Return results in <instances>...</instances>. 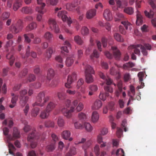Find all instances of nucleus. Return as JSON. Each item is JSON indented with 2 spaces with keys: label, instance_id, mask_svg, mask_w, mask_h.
<instances>
[{
  "label": "nucleus",
  "instance_id": "obj_1",
  "mask_svg": "<svg viewBox=\"0 0 156 156\" xmlns=\"http://www.w3.org/2000/svg\"><path fill=\"white\" fill-rule=\"evenodd\" d=\"M137 48H140L142 53L143 55L145 56L147 55L148 54L146 49L150 50L151 49V45L149 44L146 43L144 44V45L139 44L136 45H130L128 47V49L129 50L134 49V53L137 55H140V51Z\"/></svg>",
  "mask_w": 156,
  "mask_h": 156
},
{
  "label": "nucleus",
  "instance_id": "obj_2",
  "mask_svg": "<svg viewBox=\"0 0 156 156\" xmlns=\"http://www.w3.org/2000/svg\"><path fill=\"white\" fill-rule=\"evenodd\" d=\"M49 97L45 95L44 92H40L38 94L36 98V101L32 104L33 106H38L43 107L49 100Z\"/></svg>",
  "mask_w": 156,
  "mask_h": 156
},
{
  "label": "nucleus",
  "instance_id": "obj_3",
  "mask_svg": "<svg viewBox=\"0 0 156 156\" xmlns=\"http://www.w3.org/2000/svg\"><path fill=\"white\" fill-rule=\"evenodd\" d=\"M70 103V100H67L65 103L66 105L62 109V112L63 114L68 118H69L71 117L72 113L74 110V107H69Z\"/></svg>",
  "mask_w": 156,
  "mask_h": 156
},
{
  "label": "nucleus",
  "instance_id": "obj_4",
  "mask_svg": "<svg viewBox=\"0 0 156 156\" xmlns=\"http://www.w3.org/2000/svg\"><path fill=\"white\" fill-rule=\"evenodd\" d=\"M23 23L20 20H18L16 23H14L10 27V31L14 34L20 32L23 28Z\"/></svg>",
  "mask_w": 156,
  "mask_h": 156
},
{
  "label": "nucleus",
  "instance_id": "obj_5",
  "mask_svg": "<svg viewBox=\"0 0 156 156\" xmlns=\"http://www.w3.org/2000/svg\"><path fill=\"white\" fill-rule=\"evenodd\" d=\"M36 133L37 132L36 130L34 129L31 133L29 134L28 136L27 140L31 142L30 146L32 148L35 147L37 145V142L36 141H33L40 138V136H38V134L36 135Z\"/></svg>",
  "mask_w": 156,
  "mask_h": 156
},
{
  "label": "nucleus",
  "instance_id": "obj_6",
  "mask_svg": "<svg viewBox=\"0 0 156 156\" xmlns=\"http://www.w3.org/2000/svg\"><path fill=\"white\" fill-rule=\"evenodd\" d=\"M85 72L86 82L87 83H90L93 82L94 78L92 74L94 73V69H86Z\"/></svg>",
  "mask_w": 156,
  "mask_h": 156
},
{
  "label": "nucleus",
  "instance_id": "obj_7",
  "mask_svg": "<svg viewBox=\"0 0 156 156\" xmlns=\"http://www.w3.org/2000/svg\"><path fill=\"white\" fill-rule=\"evenodd\" d=\"M27 93V91L24 89L20 91V104L22 106H24L27 103L29 99L28 97L25 96Z\"/></svg>",
  "mask_w": 156,
  "mask_h": 156
},
{
  "label": "nucleus",
  "instance_id": "obj_8",
  "mask_svg": "<svg viewBox=\"0 0 156 156\" xmlns=\"http://www.w3.org/2000/svg\"><path fill=\"white\" fill-rule=\"evenodd\" d=\"M67 12L65 11H59L57 13L58 16L61 18L63 21L67 22L68 25L70 26L72 23V20L71 18H69L66 16Z\"/></svg>",
  "mask_w": 156,
  "mask_h": 156
},
{
  "label": "nucleus",
  "instance_id": "obj_9",
  "mask_svg": "<svg viewBox=\"0 0 156 156\" xmlns=\"http://www.w3.org/2000/svg\"><path fill=\"white\" fill-rule=\"evenodd\" d=\"M77 77V74L75 72H73L71 75H69L67 79V83H65V86L67 88H70L72 87L71 85L73 81L76 80Z\"/></svg>",
  "mask_w": 156,
  "mask_h": 156
},
{
  "label": "nucleus",
  "instance_id": "obj_10",
  "mask_svg": "<svg viewBox=\"0 0 156 156\" xmlns=\"http://www.w3.org/2000/svg\"><path fill=\"white\" fill-rule=\"evenodd\" d=\"M48 23L50 29L54 30L55 33H57L59 32V28L58 26L56 25V22L54 19H50L48 21Z\"/></svg>",
  "mask_w": 156,
  "mask_h": 156
},
{
  "label": "nucleus",
  "instance_id": "obj_11",
  "mask_svg": "<svg viewBox=\"0 0 156 156\" xmlns=\"http://www.w3.org/2000/svg\"><path fill=\"white\" fill-rule=\"evenodd\" d=\"M43 0H37V3L38 4L40 5V6H37L36 9V11L40 13L44 14L45 11L44 8L45 6L44 3L43 2Z\"/></svg>",
  "mask_w": 156,
  "mask_h": 156
},
{
  "label": "nucleus",
  "instance_id": "obj_12",
  "mask_svg": "<svg viewBox=\"0 0 156 156\" xmlns=\"http://www.w3.org/2000/svg\"><path fill=\"white\" fill-rule=\"evenodd\" d=\"M112 49L113 50V55L115 59L117 60H119L121 57V53L120 51L118 50L116 47L112 46Z\"/></svg>",
  "mask_w": 156,
  "mask_h": 156
},
{
  "label": "nucleus",
  "instance_id": "obj_13",
  "mask_svg": "<svg viewBox=\"0 0 156 156\" xmlns=\"http://www.w3.org/2000/svg\"><path fill=\"white\" fill-rule=\"evenodd\" d=\"M11 95L12 97L11 100V104L9 106L10 108H14L16 105L17 101L18 98V96L15 94L13 93H11Z\"/></svg>",
  "mask_w": 156,
  "mask_h": 156
},
{
  "label": "nucleus",
  "instance_id": "obj_14",
  "mask_svg": "<svg viewBox=\"0 0 156 156\" xmlns=\"http://www.w3.org/2000/svg\"><path fill=\"white\" fill-rule=\"evenodd\" d=\"M88 88L90 90L88 93L89 96L93 95L94 93L97 91L98 87L97 85L95 84H90L88 87Z\"/></svg>",
  "mask_w": 156,
  "mask_h": 156
},
{
  "label": "nucleus",
  "instance_id": "obj_15",
  "mask_svg": "<svg viewBox=\"0 0 156 156\" xmlns=\"http://www.w3.org/2000/svg\"><path fill=\"white\" fill-rule=\"evenodd\" d=\"M71 133L70 131L66 130L63 131L61 133L62 137L64 139H69V141H71L73 140L72 137L69 138Z\"/></svg>",
  "mask_w": 156,
  "mask_h": 156
},
{
  "label": "nucleus",
  "instance_id": "obj_16",
  "mask_svg": "<svg viewBox=\"0 0 156 156\" xmlns=\"http://www.w3.org/2000/svg\"><path fill=\"white\" fill-rule=\"evenodd\" d=\"M96 10L94 9H92L87 11L86 14V18L87 19H91L94 17L96 15Z\"/></svg>",
  "mask_w": 156,
  "mask_h": 156
},
{
  "label": "nucleus",
  "instance_id": "obj_17",
  "mask_svg": "<svg viewBox=\"0 0 156 156\" xmlns=\"http://www.w3.org/2000/svg\"><path fill=\"white\" fill-rule=\"evenodd\" d=\"M103 16L106 20L107 21H110L112 19V14L108 9H106L104 11Z\"/></svg>",
  "mask_w": 156,
  "mask_h": 156
},
{
  "label": "nucleus",
  "instance_id": "obj_18",
  "mask_svg": "<svg viewBox=\"0 0 156 156\" xmlns=\"http://www.w3.org/2000/svg\"><path fill=\"white\" fill-rule=\"evenodd\" d=\"M99 75L100 77L104 80V82L107 85H110L112 83V81L110 78L108 77L105 76L103 73H100Z\"/></svg>",
  "mask_w": 156,
  "mask_h": 156
},
{
  "label": "nucleus",
  "instance_id": "obj_19",
  "mask_svg": "<svg viewBox=\"0 0 156 156\" xmlns=\"http://www.w3.org/2000/svg\"><path fill=\"white\" fill-rule=\"evenodd\" d=\"M20 11L23 13L26 14H31L33 12V9L31 7L27 6L22 7Z\"/></svg>",
  "mask_w": 156,
  "mask_h": 156
},
{
  "label": "nucleus",
  "instance_id": "obj_20",
  "mask_svg": "<svg viewBox=\"0 0 156 156\" xmlns=\"http://www.w3.org/2000/svg\"><path fill=\"white\" fill-rule=\"evenodd\" d=\"M136 23L137 25H141L143 22V18L140 12L137 10L136 12Z\"/></svg>",
  "mask_w": 156,
  "mask_h": 156
},
{
  "label": "nucleus",
  "instance_id": "obj_21",
  "mask_svg": "<svg viewBox=\"0 0 156 156\" xmlns=\"http://www.w3.org/2000/svg\"><path fill=\"white\" fill-rule=\"evenodd\" d=\"M22 0H15L13 5V9L16 11L22 5Z\"/></svg>",
  "mask_w": 156,
  "mask_h": 156
},
{
  "label": "nucleus",
  "instance_id": "obj_22",
  "mask_svg": "<svg viewBox=\"0 0 156 156\" xmlns=\"http://www.w3.org/2000/svg\"><path fill=\"white\" fill-rule=\"evenodd\" d=\"M55 60L60 63V64H57L56 66V67L59 68H62L63 67V59L61 56L58 55L56 56L55 58Z\"/></svg>",
  "mask_w": 156,
  "mask_h": 156
},
{
  "label": "nucleus",
  "instance_id": "obj_23",
  "mask_svg": "<svg viewBox=\"0 0 156 156\" xmlns=\"http://www.w3.org/2000/svg\"><path fill=\"white\" fill-rule=\"evenodd\" d=\"M80 1L79 0L78 2H76L75 3H67L66 5V9L69 11H72L77 5L80 4Z\"/></svg>",
  "mask_w": 156,
  "mask_h": 156
},
{
  "label": "nucleus",
  "instance_id": "obj_24",
  "mask_svg": "<svg viewBox=\"0 0 156 156\" xmlns=\"http://www.w3.org/2000/svg\"><path fill=\"white\" fill-rule=\"evenodd\" d=\"M102 103L101 101L99 100H96L94 103L92 107L93 110H98L102 106Z\"/></svg>",
  "mask_w": 156,
  "mask_h": 156
},
{
  "label": "nucleus",
  "instance_id": "obj_25",
  "mask_svg": "<svg viewBox=\"0 0 156 156\" xmlns=\"http://www.w3.org/2000/svg\"><path fill=\"white\" fill-rule=\"evenodd\" d=\"M50 112L45 109L41 112L40 117L42 119H47L49 115Z\"/></svg>",
  "mask_w": 156,
  "mask_h": 156
},
{
  "label": "nucleus",
  "instance_id": "obj_26",
  "mask_svg": "<svg viewBox=\"0 0 156 156\" xmlns=\"http://www.w3.org/2000/svg\"><path fill=\"white\" fill-rule=\"evenodd\" d=\"M64 45V46L61 48V49L66 53H68L69 52V49H70L71 48V44L69 41H66L65 42Z\"/></svg>",
  "mask_w": 156,
  "mask_h": 156
},
{
  "label": "nucleus",
  "instance_id": "obj_27",
  "mask_svg": "<svg viewBox=\"0 0 156 156\" xmlns=\"http://www.w3.org/2000/svg\"><path fill=\"white\" fill-rule=\"evenodd\" d=\"M55 74V72L53 69H49L47 74V80H50L54 77Z\"/></svg>",
  "mask_w": 156,
  "mask_h": 156
},
{
  "label": "nucleus",
  "instance_id": "obj_28",
  "mask_svg": "<svg viewBox=\"0 0 156 156\" xmlns=\"http://www.w3.org/2000/svg\"><path fill=\"white\" fill-rule=\"evenodd\" d=\"M99 119V115L98 112L94 111L93 112L91 116V120L93 122H97Z\"/></svg>",
  "mask_w": 156,
  "mask_h": 156
},
{
  "label": "nucleus",
  "instance_id": "obj_29",
  "mask_svg": "<svg viewBox=\"0 0 156 156\" xmlns=\"http://www.w3.org/2000/svg\"><path fill=\"white\" fill-rule=\"evenodd\" d=\"M9 129L7 127H5L3 129V133L5 136H6L7 139V140L9 142V140H11L13 139L12 136L11 135H8L9 132Z\"/></svg>",
  "mask_w": 156,
  "mask_h": 156
},
{
  "label": "nucleus",
  "instance_id": "obj_30",
  "mask_svg": "<svg viewBox=\"0 0 156 156\" xmlns=\"http://www.w3.org/2000/svg\"><path fill=\"white\" fill-rule=\"evenodd\" d=\"M91 144V141L90 140H87L82 146V148L84 150L85 152V156L87 155V151L86 150L89 147Z\"/></svg>",
  "mask_w": 156,
  "mask_h": 156
},
{
  "label": "nucleus",
  "instance_id": "obj_31",
  "mask_svg": "<svg viewBox=\"0 0 156 156\" xmlns=\"http://www.w3.org/2000/svg\"><path fill=\"white\" fill-rule=\"evenodd\" d=\"M55 49L53 47H49L47 50V57L48 58H51L52 55L55 53Z\"/></svg>",
  "mask_w": 156,
  "mask_h": 156
},
{
  "label": "nucleus",
  "instance_id": "obj_32",
  "mask_svg": "<svg viewBox=\"0 0 156 156\" xmlns=\"http://www.w3.org/2000/svg\"><path fill=\"white\" fill-rule=\"evenodd\" d=\"M74 40L76 44L79 45H82L83 43V41L81 37L78 35L74 36Z\"/></svg>",
  "mask_w": 156,
  "mask_h": 156
},
{
  "label": "nucleus",
  "instance_id": "obj_33",
  "mask_svg": "<svg viewBox=\"0 0 156 156\" xmlns=\"http://www.w3.org/2000/svg\"><path fill=\"white\" fill-rule=\"evenodd\" d=\"M37 27V24L35 22H32L28 25L26 28V30L29 31L36 28Z\"/></svg>",
  "mask_w": 156,
  "mask_h": 156
},
{
  "label": "nucleus",
  "instance_id": "obj_34",
  "mask_svg": "<svg viewBox=\"0 0 156 156\" xmlns=\"http://www.w3.org/2000/svg\"><path fill=\"white\" fill-rule=\"evenodd\" d=\"M55 107V103L53 101H50L48 103L46 109L50 112Z\"/></svg>",
  "mask_w": 156,
  "mask_h": 156
},
{
  "label": "nucleus",
  "instance_id": "obj_35",
  "mask_svg": "<svg viewBox=\"0 0 156 156\" xmlns=\"http://www.w3.org/2000/svg\"><path fill=\"white\" fill-rule=\"evenodd\" d=\"M53 37L52 34L49 32H47L44 34L43 37L44 38L50 42L52 40Z\"/></svg>",
  "mask_w": 156,
  "mask_h": 156
},
{
  "label": "nucleus",
  "instance_id": "obj_36",
  "mask_svg": "<svg viewBox=\"0 0 156 156\" xmlns=\"http://www.w3.org/2000/svg\"><path fill=\"white\" fill-rule=\"evenodd\" d=\"M12 135L13 136H12V137L13 138V139L11 140H14L15 139L19 138L20 137V132L16 128H14Z\"/></svg>",
  "mask_w": 156,
  "mask_h": 156
},
{
  "label": "nucleus",
  "instance_id": "obj_37",
  "mask_svg": "<svg viewBox=\"0 0 156 156\" xmlns=\"http://www.w3.org/2000/svg\"><path fill=\"white\" fill-rule=\"evenodd\" d=\"M57 124L59 127H63L65 123V120L62 117H59L58 119Z\"/></svg>",
  "mask_w": 156,
  "mask_h": 156
},
{
  "label": "nucleus",
  "instance_id": "obj_38",
  "mask_svg": "<svg viewBox=\"0 0 156 156\" xmlns=\"http://www.w3.org/2000/svg\"><path fill=\"white\" fill-rule=\"evenodd\" d=\"M7 124H8V127L11 128L13 125V122L11 119H6L3 122V124L6 125Z\"/></svg>",
  "mask_w": 156,
  "mask_h": 156
},
{
  "label": "nucleus",
  "instance_id": "obj_39",
  "mask_svg": "<svg viewBox=\"0 0 156 156\" xmlns=\"http://www.w3.org/2000/svg\"><path fill=\"white\" fill-rule=\"evenodd\" d=\"M40 111V108L36 107L33 108L31 111V115L33 117H36Z\"/></svg>",
  "mask_w": 156,
  "mask_h": 156
},
{
  "label": "nucleus",
  "instance_id": "obj_40",
  "mask_svg": "<svg viewBox=\"0 0 156 156\" xmlns=\"http://www.w3.org/2000/svg\"><path fill=\"white\" fill-rule=\"evenodd\" d=\"M23 123L24 125L23 128L24 131L26 133L28 132L30 130L31 127L28 125L27 122L26 121H24Z\"/></svg>",
  "mask_w": 156,
  "mask_h": 156
},
{
  "label": "nucleus",
  "instance_id": "obj_41",
  "mask_svg": "<svg viewBox=\"0 0 156 156\" xmlns=\"http://www.w3.org/2000/svg\"><path fill=\"white\" fill-rule=\"evenodd\" d=\"M76 154V148L74 147H70L69 152L67 154V156H72Z\"/></svg>",
  "mask_w": 156,
  "mask_h": 156
},
{
  "label": "nucleus",
  "instance_id": "obj_42",
  "mask_svg": "<svg viewBox=\"0 0 156 156\" xmlns=\"http://www.w3.org/2000/svg\"><path fill=\"white\" fill-rule=\"evenodd\" d=\"M6 57L7 59L9 60V64L11 66L12 65L14 60L15 58L13 56L10 54H9L6 56Z\"/></svg>",
  "mask_w": 156,
  "mask_h": 156
},
{
  "label": "nucleus",
  "instance_id": "obj_43",
  "mask_svg": "<svg viewBox=\"0 0 156 156\" xmlns=\"http://www.w3.org/2000/svg\"><path fill=\"white\" fill-rule=\"evenodd\" d=\"M114 37L117 41L120 42H123L124 40L122 36L119 34L116 33L114 34Z\"/></svg>",
  "mask_w": 156,
  "mask_h": 156
},
{
  "label": "nucleus",
  "instance_id": "obj_44",
  "mask_svg": "<svg viewBox=\"0 0 156 156\" xmlns=\"http://www.w3.org/2000/svg\"><path fill=\"white\" fill-rule=\"evenodd\" d=\"M124 11L129 15H132L134 12L133 9L131 7H128L125 8L124 9Z\"/></svg>",
  "mask_w": 156,
  "mask_h": 156
},
{
  "label": "nucleus",
  "instance_id": "obj_45",
  "mask_svg": "<svg viewBox=\"0 0 156 156\" xmlns=\"http://www.w3.org/2000/svg\"><path fill=\"white\" fill-rule=\"evenodd\" d=\"M121 23L124 25L126 30H127L129 27V30H131L132 27L131 24L128 21H122Z\"/></svg>",
  "mask_w": 156,
  "mask_h": 156
},
{
  "label": "nucleus",
  "instance_id": "obj_46",
  "mask_svg": "<svg viewBox=\"0 0 156 156\" xmlns=\"http://www.w3.org/2000/svg\"><path fill=\"white\" fill-rule=\"evenodd\" d=\"M44 125L47 127H54L55 126V123L54 122L48 120L45 121Z\"/></svg>",
  "mask_w": 156,
  "mask_h": 156
},
{
  "label": "nucleus",
  "instance_id": "obj_47",
  "mask_svg": "<svg viewBox=\"0 0 156 156\" xmlns=\"http://www.w3.org/2000/svg\"><path fill=\"white\" fill-rule=\"evenodd\" d=\"M73 59L72 57H68L66 60V63L68 67H69L72 65L73 62Z\"/></svg>",
  "mask_w": 156,
  "mask_h": 156
},
{
  "label": "nucleus",
  "instance_id": "obj_48",
  "mask_svg": "<svg viewBox=\"0 0 156 156\" xmlns=\"http://www.w3.org/2000/svg\"><path fill=\"white\" fill-rule=\"evenodd\" d=\"M55 149V144H51L47 146L46 150L48 152H51L54 151Z\"/></svg>",
  "mask_w": 156,
  "mask_h": 156
},
{
  "label": "nucleus",
  "instance_id": "obj_49",
  "mask_svg": "<svg viewBox=\"0 0 156 156\" xmlns=\"http://www.w3.org/2000/svg\"><path fill=\"white\" fill-rule=\"evenodd\" d=\"M83 108V105L82 102H80L78 105L76 106V108H74V111L79 112L81 111Z\"/></svg>",
  "mask_w": 156,
  "mask_h": 156
},
{
  "label": "nucleus",
  "instance_id": "obj_50",
  "mask_svg": "<svg viewBox=\"0 0 156 156\" xmlns=\"http://www.w3.org/2000/svg\"><path fill=\"white\" fill-rule=\"evenodd\" d=\"M144 14L147 17L151 18L153 17L154 12L153 11L151 10H150L149 12H148L147 11L145 10L144 11Z\"/></svg>",
  "mask_w": 156,
  "mask_h": 156
},
{
  "label": "nucleus",
  "instance_id": "obj_51",
  "mask_svg": "<svg viewBox=\"0 0 156 156\" xmlns=\"http://www.w3.org/2000/svg\"><path fill=\"white\" fill-rule=\"evenodd\" d=\"M89 33V30L86 27H82L81 34L83 36L87 35Z\"/></svg>",
  "mask_w": 156,
  "mask_h": 156
},
{
  "label": "nucleus",
  "instance_id": "obj_52",
  "mask_svg": "<svg viewBox=\"0 0 156 156\" xmlns=\"http://www.w3.org/2000/svg\"><path fill=\"white\" fill-rule=\"evenodd\" d=\"M57 96L59 99L60 100H63L66 97V94L63 92H58Z\"/></svg>",
  "mask_w": 156,
  "mask_h": 156
},
{
  "label": "nucleus",
  "instance_id": "obj_53",
  "mask_svg": "<svg viewBox=\"0 0 156 156\" xmlns=\"http://www.w3.org/2000/svg\"><path fill=\"white\" fill-rule=\"evenodd\" d=\"M78 117L80 120L83 121L86 119V116L84 113L81 112L79 113Z\"/></svg>",
  "mask_w": 156,
  "mask_h": 156
},
{
  "label": "nucleus",
  "instance_id": "obj_54",
  "mask_svg": "<svg viewBox=\"0 0 156 156\" xmlns=\"http://www.w3.org/2000/svg\"><path fill=\"white\" fill-rule=\"evenodd\" d=\"M36 79V77L35 75L33 74H30L27 78V82H30L34 81Z\"/></svg>",
  "mask_w": 156,
  "mask_h": 156
},
{
  "label": "nucleus",
  "instance_id": "obj_55",
  "mask_svg": "<svg viewBox=\"0 0 156 156\" xmlns=\"http://www.w3.org/2000/svg\"><path fill=\"white\" fill-rule=\"evenodd\" d=\"M99 53L97 50H94L93 51V53L90 55V58L92 59L93 57L98 58L99 57Z\"/></svg>",
  "mask_w": 156,
  "mask_h": 156
},
{
  "label": "nucleus",
  "instance_id": "obj_56",
  "mask_svg": "<svg viewBox=\"0 0 156 156\" xmlns=\"http://www.w3.org/2000/svg\"><path fill=\"white\" fill-rule=\"evenodd\" d=\"M30 47L29 46H27V48L26 50V55H21L22 58L25 59L29 56L30 54Z\"/></svg>",
  "mask_w": 156,
  "mask_h": 156
},
{
  "label": "nucleus",
  "instance_id": "obj_57",
  "mask_svg": "<svg viewBox=\"0 0 156 156\" xmlns=\"http://www.w3.org/2000/svg\"><path fill=\"white\" fill-rule=\"evenodd\" d=\"M84 126L86 130L88 131H90L92 129V127L89 123H85L84 124Z\"/></svg>",
  "mask_w": 156,
  "mask_h": 156
},
{
  "label": "nucleus",
  "instance_id": "obj_58",
  "mask_svg": "<svg viewBox=\"0 0 156 156\" xmlns=\"http://www.w3.org/2000/svg\"><path fill=\"white\" fill-rule=\"evenodd\" d=\"M116 3L118 7L119 8L122 7V4H124V6H127V2L126 1H124L122 2H121L120 1H117Z\"/></svg>",
  "mask_w": 156,
  "mask_h": 156
},
{
  "label": "nucleus",
  "instance_id": "obj_59",
  "mask_svg": "<svg viewBox=\"0 0 156 156\" xmlns=\"http://www.w3.org/2000/svg\"><path fill=\"white\" fill-rule=\"evenodd\" d=\"M110 74L112 75H117L118 76H120V73L118 70H115V69H111Z\"/></svg>",
  "mask_w": 156,
  "mask_h": 156
},
{
  "label": "nucleus",
  "instance_id": "obj_60",
  "mask_svg": "<svg viewBox=\"0 0 156 156\" xmlns=\"http://www.w3.org/2000/svg\"><path fill=\"white\" fill-rule=\"evenodd\" d=\"M116 16L117 17L115 18V21H119V20H122L124 17L123 14L119 13H117Z\"/></svg>",
  "mask_w": 156,
  "mask_h": 156
},
{
  "label": "nucleus",
  "instance_id": "obj_61",
  "mask_svg": "<svg viewBox=\"0 0 156 156\" xmlns=\"http://www.w3.org/2000/svg\"><path fill=\"white\" fill-rule=\"evenodd\" d=\"M84 81L82 79H80L77 82L76 88L77 89H79L80 87L83 84Z\"/></svg>",
  "mask_w": 156,
  "mask_h": 156
},
{
  "label": "nucleus",
  "instance_id": "obj_62",
  "mask_svg": "<svg viewBox=\"0 0 156 156\" xmlns=\"http://www.w3.org/2000/svg\"><path fill=\"white\" fill-rule=\"evenodd\" d=\"M13 43V41L12 40H9L6 42V44L5 46V48H7L9 47H11Z\"/></svg>",
  "mask_w": 156,
  "mask_h": 156
},
{
  "label": "nucleus",
  "instance_id": "obj_63",
  "mask_svg": "<svg viewBox=\"0 0 156 156\" xmlns=\"http://www.w3.org/2000/svg\"><path fill=\"white\" fill-rule=\"evenodd\" d=\"M57 85V81L55 80H52L49 84V86L50 87L54 88L56 87Z\"/></svg>",
  "mask_w": 156,
  "mask_h": 156
},
{
  "label": "nucleus",
  "instance_id": "obj_64",
  "mask_svg": "<svg viewBox=\"0 0 156 156\" xmlns=\"http://www.w3.org/2000/svg\"><path fill=\"white\" fill-rule=\"evenodd\" d=\"M94 151L97 156H98L100 154V148L99 145H96L94 148Z\"/></svg>",
  "mask_w": 156,
  "mask_h": 156
}]
</instances>
